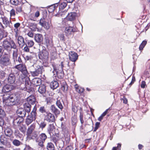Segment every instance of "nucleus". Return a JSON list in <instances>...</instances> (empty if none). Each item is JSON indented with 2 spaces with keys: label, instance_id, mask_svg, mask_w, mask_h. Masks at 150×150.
<instances>
[{
  "label": "nucleus",
  "instance_id": "1",
  "mask_svg": "<svg viewBox=\"0 0 150 150\" xmlns=\"http://www.w3.org/2000/svg\"><path fill=\"white\" fill-rule=\"evenodd\" d=\"M24 96V93L21 91L17 92L14 94L11 95L5 94L3 97V103L8 106L16 104L18 103L20 98Z\"/></svg>",
  "mask_w": 150,
  "mask_h": 150
},
{
  "label": "nucleus",
  "instance_id": "2",
  "mask_svg": "<svg viewBox=\"0 0 150 150\" xmlns=\"http://www.w3.org/2000/svg\"><path fill=\"white\" fill-rule=\"evenodd\" d=\"M37 108L35 106L30 113L28 114L25 119L26 124L28 126L33 121L35 120L36 118L37 113L36 111Z\"/></svg>",
  "mask_w": 150,
  "mask_h": 150
},
{
  "label": "nucleus",
  "instance_id": "3",
  "mask_svg": "<svg viewBox=\"0 0 150 150\" xmlns=\"http://www.w3.org/2000/svg\"><path fill=\"white\" fill-rule=\"evenodd\" d=\"M10 55L9 54H4L0 59L1 64L3 66H6L11 64Z\"/></svg>",
  "mask_w": 150,
  "mask_h": 150
},
{
  "label": "nucleus",
  "instance_id": "4",
  "mask_svg": "<svg viewBox=\"0 0 150 150\" xmlns=\"http://www.w3.org/2000/svg\"><path fill=\"white\" fill-rule=\"evenodd\" d=\"M25 78L22 76L18 78V81L17 82L16 84L17 86H19V88L20 90H21V92L23 93V91H25L26 90L25 86L24 84L25 80Z\"/></svg>",
  "mask_w": 150,
  "mask_h": 150
},
{
  "label": "nucleus",
  "instance_id": "5",
  "mask_svg": "<svg viewBox=\"0 0 150 150\" xmlns=\"http://www.w3.org/2000/svg\"><path fill=\"white\" fill-rule=\"evenodd\" d=\"M51 21L50 18H42L40 20L39 24L46 29L48 30L50 28V25L49 23Z\"/></svg>",
  "mask_w": 150,
  "mask_h": 150
},
{
  "label": "nucleus",
  "instance_id": "6",
  "mask_svg": "<svg viewBox=\"0 0 150 150\" xmlns=\"http://www.w3.org/2000/svg\"><path fill=\"white\" fill-rule=\"evenodd\" d=\"M47 139V136L44 133H42L39 136V137L36 139V141L38 144L41 147H42L43 143Z\"/></svg>",
  "mask_w": 150,
  "mask_h": 150
},
{
  "label": "nucleus",
  "instance_id": "7",
  "mask_svg": "<svg viewBox=\"0 0 150 150\" xmlns=\"http://www.w3.org/2000/svg\"><path fill=\"white\" fill-rule=\"evenodd\" d=\"M77 31V29L75 26H69L65 28L64 32L66 36H69Z\"/></svg>",
  "mask_w": 150,
  "mask_h": 150
},
{
  "label": "nucleus",
  "instance_id": "8",
  "mask_svg": "<svg viewBox=\"0 0 150 150\" xmlns=\"http://www.w3.org/2000/svg\"><path fill=\"white\" fill-rule=\"evenodd\" d=\"M35 67V70L33 71H31L30 73L33 76H38L42 73V67L39 65H38L35 64L33 65L32 67Z\"/></svg>",
  "mask_w": 150,
  "mask_h": 150
},
{
  "label": "nucleus",
  "instance_id": "9",
  "mask_svg": "<svg viewBox=\"0 0 150 150\" xmlns=\"http://www.w3.org/2000/svg\"><path fill=\"white\" fill-rule=\"evenodd\" d=\"M38 55L40 59L45 60L48 59L49 54L47 50H43L39 52Z\"/></svg>",
  "mask_w": 150,
  "mask_h": 150
},
{
  "label": "nucleus",
  "instance_id": "10",
  "mask_svg": "<svg viewBox=\"0 0 150 150\" xmlns=\"http://www.w3.org/2000/svg\"><path fill=\"white\" fill-rule=\"evenodd\" d=\"M15 68L21 71L24 75H27L28 71L25 64H20L15 66Z\"/></svg>",
  "mask_w": 150,
  "mask_h": 150
},
{
  "label": "nucleus",
  "instance_id": "11",
  "mask_svg": "<svg viewBox=\"0 0 150 150\" xmlns=\"http://www.w3.org/2000/svg\"><path fill=\"white\" fill-rule=\"evenodd\" d=\"M52 67L53 70L52 72L53 74L55 76H57L59 78H63L64 76V73H60L59 71V69H57L55 66L52 65Z\"/></svg>",
  "mask_w": 150,
  "mask_h": 150
},
{
  "label": "nucleus",
  "instance_id": "12",
  "mask_svg": "<svg viewBox=\"0 0 150 150\" xmlns=\"http://www.w3.org/2000/svg\"><path fill=\"white\" fill-rule=\"evenodd\" d=\"M8 82L10 84L15 83L16 80L15 74L13 73H10L7 78Z\"/></svg>",
  "mask_w": 150,
  "mask_h": 150
},
{
  "label": "nucleus",
  "instance_id": "13",
  "mask_svg": "<svg viewBox=\"0 0 150 150\" xmlns=\"http://www.w3.org/2000/svg\"><path fill=\"white\" fill-rule=\"evenodd\" d=\"M24 119L22 117H14L13 121V124L14 125L18 126L23 123Z\"/></svg>",
  "mask_w": 150,
  "mask_h": 150
},
{
  "label": "nucleus",
  "instance_id": "14",
  "mask_svg": "<svg viewBox=\"0 0 150 150\" xmlns=\"http://www.w3.org/2000/svg\"><path fill=\"white\" fill-rule=\"evenodd\" d=\"M69 59L74 62L76 61L78 58L77 53L73 51H71L69 52Z\"/></svg>",
  "mask_w": 150,
  "mask_h": 150
},
{
  "label": "nucleus",
  "instance_id": "15",
  "mask_svg": "<svg viewBox=\"0 0 150 150\" xmlns=\"http://www.w3.org/2000/svg\"><path fill=\"white\" fill-rule=\"evenodd\" d=\"M45 119L49 122H53L55 120L54 115L50 113H47L45 117Z\"/></svg>",
  "mask_w": 150,
  "mask_h": 150
},
{
  "label": "nucleus",
  "instance_id": "16",
  "mask_svg": "<svg viewBox=\"0 0 150 150\" xmlns=\"http://www.w3.org/2000/svg\"><path fill=\"white\" fill-rule=\"evenodd\" d=\"M35 127V125L34 124L31 125L28 128L27 132L26 135H27V139H31V134L34 130Z\"/></svg>",
  "mask_w": 150,
  "mask_h": 150
},
{
  "label": "nucleus",
  "instance_id": "17",
  "mask_svg": "<svg viewBox=\"0 0 150 150\" xmlns=\"http://www.w3.org/2000/svg\"><path fill=\"white\" fill-rule=\"evenodd\" d=\"M0 141L2 144L5 145L7 147L9 148L11 146V144L9 142H8L4 136H1L0 137Z\"/></svg>",
  "mask_w": 150,
  "mask_h": 150
},
{
  "label": "nucleus",
  "instance_id": "18",
  "mask_svg": "<svg viewBox=\"0 0 150 150\" xmlns=\"http://www.w3.org/2000/svg\"><path fill=\"white\" fill-rule=\"evenodd\" d=\"M2 20L3 24L4 26L1 25L3 29H5V28L10 26V21L6 17H1Z\"/></svg>",
  "mask_w": 150,
  "mask_h": 150
},
{
  "label": "nucleus",
  "instance_id": "19",
  "mask_svg": "<svg viewBox=\"0 0 150 150\" xmlns=\"http://www.w3.org/2000/svg\"><path fill=\"white\" fill-rule=\"evenodd\" d=\"M17 114L19 116V117L23 118L25 117L27 112L22 108L18 109L16 111Z\"/></svg>",
  "mask_w": 150,
  "mask_h": 150
},
{
  "label": "nucleus",
  "instance_id": "20",
  "mask_svg": "<svg viewBox=\"0 0 150 150\" xmlns=\"http://www.w3.org/2000/svg\"><path fill=\"white\" fill-rule=\"evenodd\" d=\"M76 16V14L75 13H70L66 16V18L68 20L72 21L75 19Z\"/></svg>",
  "mask_w": 150,
  "mask_h": 150
},
{
  "label": "nucleus",
  "instance_id": "21",
  "mask_svg": "<svg viewBox=\"0 0 150 150\" xmlns=\"http://www.w3.org/2000/svg\"><path fill=\"white\" fill-rule=\"evenodd\" d=\"M35 41L38 43H40L42 41L43 37L41 34H37L35 36Z\"/></svg>",
  "mask_w": 150,
  "mask_h": 150
},
{
  "label": "nucleus",
  "instance_id": "22",
  "mask_svg": "<svg viewBox=\"0 0 150 150\" xmlns=\"http://www.w3.org/2000/svg\"><path fill=\"white\" fill-rule=\"evenodd\" d=\"M54 130V125L52 124L49 125L47 129V131L50 137L53 134Z\"/></svg>",
  "mask_w": 150,
  "mask_h": 150
},
{
  "label": "nucleus",
  "instance_id": "23",
  "mask_svg": "<svg viewBox=\"0 0 150 150\" xmlns=\"http://www.w3.org/2000/svg\"><path fill=\"white\" fill-rule=\"evenodd\" d=\"M10 42L6 40H4L3 42V45L5 49L7 50H10L11 47Z\"/></svg>",
  "mask_w": 150,
  "mask_h": 150
},
{
  "label": "nucleus",
  "instance_id": "24",
  "mask_svg": "<svg viewBox=\"0 0 150 150\" xmlns=\"http://www.w3.org/2000/svg\"><path fill=\"white\" fill-rule=\"evenodd\" d=\"M18 42L20 47H23L25 45V43L23 38L21 36H19L17 38Z\"/></svg>",
  "mask_w": 150,
  "mask_h": 150
},
{
  "label": "nucleus",
  "instance_id": "25",
  "mask_svg": "<svg viewBox=\"0 0 150 150\" xmlns=\"http://www.w3.org/2000/svg\"><path fill=\"white\" fill-rule=\"evenodd\" d=\"M27 103L31 104H33L35 103V99L34 96L31 95L27 98Z\"/></svg>",
  "mask_w": 150,
  "mask_h": 150
},
{
  "label": "nucleus",
  "instance_id": "26",
  "mask_svg": "<svg viewBox=\"0 0 150 150\" xmlns=\"http://www.w3.org/2000/svg\"><path fill=\"white\" fill-rule=\"evenodd\" d=\"M18 49L14 50L13 51V58L14 62H17V58L19 56Z\"/></svg>",
  "mask_w": 150,
  "mask_h": 150
},
{
  "label": "nucleus",
  "instance_id": "27",
  "mask_svg": "<svg viewBox=\"0 0 150 150\" xmlns=\"http://www.w3.org/2000/svg\"><path fill=\"white\" fill-rule=\"evenodd\" d=\"M31 105L30 104L27 102L24 105V109L28 113L30 112L31 110Z\"/></svg>",
  "mask_w": 150,
  "mask_h": 150
},
{
  "label": "nucleus",
  "instance_id": "28",
  "mask_svg": "<svg viewBox=\"0 0 150 150\" xmlns=\"http://www.w3.org/2000/svg\"><path fill=\"white\" fill-rule=\"evenodd\" d=\"M50 109L52 112L54 113L55 115H58L60 113V111L54 105H51Z\"/></svg>",
  "mask_w": 150,
  "mask_h": 150
},
{
  "label": "nucleus",
  "instance_id": "29",
  "mask_svg": "<svg viewBox=\"0 0 150 150\" xmlns=\"http://www.w3.org/2000/svg\"><path fill=\"white\" fill-rule=\"evenodd\" d=\"M50 86L51 88L54 90L56 89L58 87L59 84L57 81L54 80L51 82Z\"/></svg>",
  "mask_w": 150,
  "mask_h": 150
},
{
  "label": "nucleus",
  "instance_id": "30",
  "mask_svg": "<svg viewBox=\"0 0 150 150\" xmlns=\"http://www.w3.org/2000/svg\"><path fill=\"white\" fill-rule=\"evenodd\" d=\"M25 83H24L25 86V88H26V90L28 92H29L30 91H32V88H30L29 87V88H28V86L29 85L30 83V81L29 80V79L28 78H25Z\"/></svg>",
  "mask_w": 150,
  "mask_h": 150
},
{
  "label": "nucleus",
  "instance_id": "31",
  "mask_svg": "<svg viewBox=\"0 0 150 150\" xmlns=\"http://www.w3.org/2000/svg\"><path fill=\"white\" fill-rule=\"evenodd\" d=\"M38 91L40 93L44 95L46 91V87L44 85L40 86L38 89Z\"/></svg>",
  "mask_w": 150,
  "mask_h": 150
},
{
  "label": "nucleus",
  "instance_id": "32",
  "mask_svg": "<svg viewBox=\"0 0 150 150\" xmlns=\"http://www.w3.org/2000/svg\"><path fill=\"white\" fill-rule=\"evenodd\" d=\"M41 82V80L38 78H35L32 81L33 83L36 86H39Z\"/></svg>",
  "mask_w": 150,
  "mask_h": 150
},
{
  "label": "nucleus",
  "instance_id": "33",
  "mask_svg": "<svg viewBox=\"0 0 150 150\" xmlns=\"http://www.w3.org/2000/svg\"><path fill=\"white\" fill-rule=\"evenodd\" d=\"M58 5L57 4L51 6L48 8V10L49 12L52 13L58 8Z\"/></svg>",
  "mask_w": 150,
  "mask_h": 150
},
{
  "label": "nucleus",
  "instance_id": "34",
  "mask_svg": "<svg viewBox=\"0 0 150 150\" xmlns=\"http://www.w3.org/2000/svg\"><path fill=\"white\" fill-rule=\"evenodd\" d=\"M11 90V86L9 85H6L3 87L2 91L4 92H8Z\"/></svg>",
  "mask_w": 150,
  "mask_h": 150
},
{
  "label": "nucleus",
  "instance_id": "35",
  "mask_svg": "<svg viewBox=\"0 0 150 150\" xmlns=\"http://www.w3.org/2000/svg\"><path fill=\"white\" fill-rule=\"evenodd\" d=\"M8 35L7 32L4 29L0 30V40L3 38L6 37Z\"/></svg>",
  "mask_w": 150,
  "mask_h": 150
},
{
  "label": "nucleus",
  "instance_id": "36",
  "mask_svg": "<svg viewBox=\"0 0 150 150\" xmlns=\"http://www.w3.org/2000/svg\"><path fill=\"white\" fill-rule=\"evenodd\" d=\"M4 133L5 135L7 137H10L12 134V131L10 128H6L4 130Z\"/></svg>",
  "mask_w": 150,
  "mask_h": 150
},
{
  "label": "nucleus",
  "instance_id": "37",
  "mask_svg": "<svg viewBox=\"0 0 150 150\" xmlns=\"http://www.w3.org/2000/svg\"><path fill=\"white\" fill-rule=\"evenodd\" d=\"M63 103V102L62 100L61 99L59 100H57L56 102V105L57 106L58 108L61 110L63 108V106L62 105V103Z\"/></svg>",
  "mask_w": 150,
  "mask_h": 150
},
{
  "label": "nucleus",
  "instance_id": "38",
  "mask_svg": "<svg viewBox=\"0 0 150 150\" xmlns=\"http://www.w3.org/2000/svg\"><path fill=\"white\" fill-rule=\"evenodd\" d=\"M69 62L67 61L64 62H64H62L61 63L60 65L61 66V68H60V70L59 69V71L60 73H64L63 68L64 67V65H65V64H66L67 66L69 67Z\"/></svg>",
  "mask_w": 150,
  "mask_h": 150
},
{
  "label": "nucleus",
  "instance_id": "39",
  "mask_svg": "<svg viewBox=\"0 0 150 150\" xmlns=\"http://www.w3.org/2000/svg\"><path fill=\"white\" fill-rule=\"evenodd\" d=\"M25 45L29 47H32L34 45V42L32 40L27 39L25 40Z\"/></svg>",
  "mask_w": 150,
  "mask_h": 150
},
{
  "label": "nucleus",
  "instance_id": "40",
  "mask_svg": "<svg viewBox=\"0 0 150 150\" xmlns=\"http://www.w3.org/2000/svg\"><path fill=\"white\" fill-rule=\"evenodd\" d=\"M19 129L23 133L25 132L26 130V128L25 126L22 124L18 126Z\"/></svg>",
  "mask_w": 150,
  "mask_h": 150
},
{
  "label": "nucleus",
  "instance_id": "41",
  "mask_svg": "<svg viewBox=\"0 0 150 150\" xmlns=\"http://www.w3.org/2000/svg\"><path fill=\"white\" fill-rule=\"evenodd\" d=\"M47 148L48 150H54V145L51 142H48L47 145Z\"/></svg>",
  "mask_w": 150,
  "mask_h": 150
},
{
  "label": "nucleus",
  "instance_id": "42",
  "mask_svg": "<svg viewBox=\"0 0 150 150\" xmlns=\"http://www.w3.org/2000/svg\"><path fill=\"white\" fill-rule=\"evenodd\" d=\"M75 87L76 91L79 93H82L84 91L83 88L78 86L77 85H76L75 86Z\"/></svg>",
  "mask_w": 150,
  "mask_h": 150
},
{
  "label": "nucleus",
  "instance_id": "43",
  "mask_svg": "<svg viewBox=\"0 0 150 150\" xmlns=\"http://www.w3.org/2000/svg\"><path fill=\"white\" fill-rule=\"evenodd\" d=\"M35 55L34 53H31L30 54L28 55L25 57V59L27 60H31L35 57Z\"/></svg>",
  "mask_w": 150,
  "mask_h": 150
},
{
  "label": "nucleus",
  "instance_id": "44",
  "mask_svg": "<svg viewBox=\"0 0 150 150\" xmlns=\"http://www.w3.org/2000/svg\"><path fill=\"white\" fill-rule=\"evenodd\" d=\"M67 4L66 2H62L60 4L59 6V11L64 8L67 6Z\"/></svg>",
  "mask_w": 150,
  "mask_h": 150
},
{
  "label": "nucleus",
  "instance_id": "45",
  "mask_svg": "<svg viewBox=\"0 0 150 150\" xmlns=\"http://www.w3.org/2000/svg\"><path fill=\"white\" fill-rule=\"evenodd\" d=\"M52 140L55 143L56 145H57V143H58V141L59 140V138L57 135L54 136L52 138Z\"/></svg>",
  "mask_w": 150,
  "mask_h": 150
},
{
  "label": "nucleus",
  "instance_id": "46",
  "mask_svg": "<svg viewBox=\"0 0 150 150\" xmlns=\"http://www.w3.org/2000/svg\"><path fill=\"white\" fill-rule=\"evenodd\" d=\"M37 122L39 125L40 127L42 129H43L46 125V123L45 122H42L40 124H39V122H38L37 121Z\"/></svg>",
  "mask_w": 150,
  "mask_h": 150
},
{
  "label": "nucleus",
  "instance_id": "47",
  "mask_svg": "<svg viewBox=\"0 0 150 150\" xmlns=\"http://www.w3.org/2000/svg\"><path fill=\"white\" fill-rule=\"evenodd\" d=\"M13 143L15 146H18L21 144V142L18 140L15 139L13 141Z\"/></svg>",
  "mask_w": 150,
  "mask_h": 150
},
{
  "label": "nucleus",
  "instance_id": "48",
  "mask_svg": "<svg viewBox=\"0 0 150 150\" xmlns=\"http://www.w3.org/2000/svg\"><path fill=\"white\" fill-rule=\"evenodd\" d=\"M147 43L146 41H143L142 43L140 45L139 47V49L140 50H142L146 45Z\"/></svg>",
  "mask_w": 150,
  "mask_h": 150
},
{
  "label": "nucleus",
  "instance_id": "49",
  "mask_svg": "<svg viewBox=\"0 0 150 150\" xmlns=\"http://www.w3.org/2000/svg\"><path fill=\"white\" fill-rule=\"evenodd\" d=\"M10 44L11 45L10 46L11 47V48H13L14 49V50L17 49H16V45L14 41H11L10 42Z\"/></svg>",
  "mask_w": 150,
  "mask_h": 150
},
{
  "label": "nucleus",
  "instance_id": "50",
  "mask_svg": "<svg viewBox=\"0 0 150 150\" xmlns=\"http://www.w3.org/2000/svg\"><path fill=\"white\" fill-rule=\"evenodd\" d=\"M68 88L67 85L66 84L63 85L62 86V89L64 92H66L67 91Z\"/></svg>",
  "mask_w": 150,
  "mask_h": 150
},
{
  "label": "nucleus",
  "instance_id": "51",
  "mask_svg": "<svg viewBox=\"0 0 150 150\" xmlns=\"http://www.w3.org/2000/svg\"><path fill=\"white\" fill-rule=\"evenodd\" d=\"M6 73L4 71H0V78L3 79L6 76Z\"/></svg>",
  "mask_w": 150,
  "mask_h": 150
},
{
  "label": "nucleus",
  "instance_id": "52",
  "mask_svg": "<svg viewBox=\"0 0 150 150\" xmlns=\"http://www.w3.org/2000/svg\"><path fill=\"white\" fill-rule=\"evenodd\" d=\"M10 2L13 5H17L18 4V0H10Z\"/></svg>",
  "mask_w": 150,
  "mask_h": 150
},
{
  "label": "nucleus",
  "instance_id": "53",
  "mask_svg": "<svg viewBox=\"0 0 150 150\" xmlns=\"http://www.w3.org/2000/svg\"><path fill=\"white\" fill-rule=\"evenodd\" d=\"M121 144H118L117 147H114L112 148V150H120L121 149Z\"/></svg>",
  "mask_w": 150,
  "mask_h": 150
},
{
  "label": "nucleus",
  "instance_id": "54",
  "mask_svg": "<svg viewBox=\"0 0 150 150\" xmlns=\"http://www.w3.org/2000/svg\"><path fill=\"white\" fill-rule=\"evenodd\" d=\"M5 113L4 111L2 109L0 108V117H3L5 116Z\"/></svg>",
  "mask_w": 150,
  "mask_h": 150
},
{
  "label": "nucleus",
  "instance_id": "55",
  "mask_svg": "<svg viewBox=\"0 0 150 150\" xmlns=\"http://www.w3.org/2000/svg\"><path fill=\"white\" fill-rule=\"evenodd\" d=\"M46 101L48 105H50L52 102V99L50 97L46 98Z\"/></svg>",
  "mask_w": 150,
  "mask_h": 150
},
{
  "label": "nucleus",
  "instance_id": "56",
  "mask_svg": "<svg viewBox=\"0 0 150 150\" xmlns=\"http://www.w3.org/2000/svg\"><path fill=\"white\" fill-rule=\"evenodd\" d=\"M58 37L59 38L60 40L62 41L64 40V35L62 33H61L58 35Z\"/></svg>",
  "mask_w": 150,
  "mask_h": 150
},
{
  "label": "nucleus",
  "instance_id": "57",
  "mask_svg": "<svg viewBox=\"0 0 150 150\" xmlns=\"http://www.w3.org/2000/svg\"><path fill=\"white\" fill-rule=\"evenodd\" d=\"M39 111L40 112L43 113L45 112H46L45 108L44 106L41 107L39 109Z\"/></svg>",
  "mask_w": 150,
  "mask_h": 150
},
{
  "label": "nucleus",
  "instance_id": "58",
  "mask_svg": "<svg viewBox=\"0 0 150 150\" xmlns=\"http://www.w3.org/2000/svg\"><path fill=\"white\" fill-rule=\"evenodd\" d=\"M24 150H33V149L29 145L26 144Z\"/></svg>",
  "mask_w": 150,
  "mask_h": 150
},
{
  "label": "nucleus",
  "instance_id": "59",
  "mask_svg": "<svg viewBox=\"0 0 150 150\" xmlns=\"http://www.w3.org/2000/svg\"><path fill=\"white\" fill-rule=\"evenodd\" d=\"M10 14L11 16H14L16 15L15 11L14 9H12L10 12Z\"/></svg>",
  "mask_w": 150,
  "mask_h": 150
},
{
  "label": "nucleus",
  "instance_id": "60",
  "mask_svg": "<svg viewBox=\"0 0 150 150\" xmlns=\"http://www.w3.org/2000/svg\"><path fill=\"white\" fill-rule=\"evenodd\" d=\"M72 110L74 112H76L78 110L77 107L75 105H73L72 107Z\"/></svg>",
  "mask_w": 150,
  "mask_h": 150
},
{
  "label": "nucleus",
  "instance_id": "61",
  "mask_svg": "<svg viewBox=\"0 0 150 150\" xmlns=\"http://www.w3.org/2000/svg\"><path fill=\"white\" fill-rule=\"evenodd\" d=\"M100 124V123L99 122H96L95 124V127L94 129V131H95L98 128Z\"/></svg>",
  "mask_w": 150,
  "mask_h": 150
},
{
  "label": "nucleus",
  "instance_id": "62",
  "mask_svg": "<svg viewBox=\"0 0 150 150\" xmlns=\"http://www.w3.org/2000/svg\"><path fill=\"white\" fill-rule=\"evenodd\" d=\"M4 124V121L2 117H0V126H2Z\"/></svg>",
  "mask_w": 150,
  "mask_h": 150
},
{
  "label": "nucleus",
  "instance_id": "63",
  "mask_svg": "<svg viewBox=\"0 0 150 150\" xmlns=\"http://www.w3.org/2000/svg\"><path fill=\"white\" fill-rule=\"evenodd\" d=\"M16 11L18 12H20L22 11V8L21 6H17L16 8Z\"/></svg>",
  "mask_w": 150,
  "mask_h": 150
},
{
  "label": "nucleus",
  "instance_id": "64",
  "mask_svg": "<svg viewBox=\"0 0 150 150\" xmlns=\"http://www.w3.org/2000/svg\"><path fill=\"white\" fill-rule=\"evenodd\" d=\"M27 35L30 37H33V34L31 31H29L27 34Z\"/></svg>",
  "mask_w": 150,
  "mask_h": 150
}]
</instances>
